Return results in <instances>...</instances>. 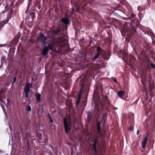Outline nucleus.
Instances as JSON below:
<instances>
[{"label": "nucleus", "instance_id": "1", "mask_svg": "<svg viewBox=\"0 0 155 155\" xmlns=\"http://www.w3.org/2000/svg\"><path fill=\"white\" fill-rule=\"evenodd\" d=\"M141 82L143 85V91L145 93L147 101L150 106L152 105V101H154L155 97L154 96L155 92V87L152 80L151 77L148 75L144 76L141 79Z\"/></svg>", "mask_w": 155, "mask_h": 155}, {"label": "nucleus", "instance_id": "2", "mask_svg": "<svg viewBox=\"0 0 155 155\" xmlns=\"http://www.w3.org/2000/svg\"><path fill=\"white\" fill-rule=\"evenodd\" d=\"M70 23V21L66 18H62L61 22L59 23L58 26L51 31L47 32L48 37L52 39H65L66 35L63 31L66 30L68 28L67 25Z\"/></svg>", "mask_w": 155, "mask_h": 155}, {"label": "nucleus", "instance_id": "3", "mask_svg": "<svg viewBox=\"0 0 155 155\" xmlns=\"http://www.w3.org/2000/svg\"><path fill=\"white\" fill-rule=\"evenodd\" d=\"M48 47L45 45L41 53L44 56H46L47 54L49 49L53 51H54L56 50L54 48L55 44L53 41H51L50 42L48 43Z\"/></svg>", "mask_w": 155, "mask_h": 155}, {"label": "nucleus", "instance_id": "4", "mask_svg": "<svg viewBox=\"0 0 155 155\" xmlns=\"http://www.w3.org/2000/svg\"><path fill=\"white\" fill-rule=\"evenodd\" d=\"M63 124L64 127L65 132L66 134L69 133L72 127V123L71 120L64 118L63 120Z\"/></svg>", "mask_w": 155, "mask_h": 155}, {"label": "nucleus", "instance_id": "5", "mask_svg": "<svg viewBox=\"0 0 155 155\" xmlns=\"http://www.w3.org/2000/svg\"><path fill=\"white\" fill-rule=\"evenodd\" d=\"M95 0H80V3H81L82 6H87L88 3L92 5L96 3Z\"/></svg>", "mask_w": 155, "mask_h": 155}, {"label": "nucleus", "instance_id": "6", "mask_svg": "<svg viewBox=\"0 0 155 155\" xmlns=\"http://www.w3.org/2000/svg\"><path fill=\"white\" fill-rule=\"evenodd\" d=\"M93 144L92 146L95 152V155H96L97 153V146L99 144V142L98 140V138L97 137H95L93 140Z\"/></svg>", "mask_w": 155, "mask_h": 155}, {"label": "nucleus", "instance_id": "7", "mask_svg": "<svg viewBox=\"0 0 155 155\" xmlns=\"http://www.w3.org/2000/svg\"><path fill=\"white\" fill-rule=\"evenodd\" d=\"M132 27V25L130 23L125 24L124 26V29L125 30V34H126L127 32L130 31V29Z\"/></svg>", "mask_w": 155, "mask_h": 155}, {"label": "nucleus", "instance_id": "8", "mask_svg": "<svg viewBox=\"0 0 155 155\" xmlns=\"http://www.w3.org/2000/svg\"><path fill=\"white\" fill-rule=\"evenodd\" d=\"M32 87V85L30 83H28L26 84L24 89L25 92L29 93V91H31L30 89Z\"/></svg>", "mask_w": 155, "mask_h": 155}, {"label": "nucleus", "instance_id": "9", "mask_svg": "<svg viewBox=\"0 0 155 155\" xmlns=\"http://www.w3.org/2000/svg\"><path fill=\"white\" fill-rule=\"evenodd\" d=\"M24 30H20L19 31L16 35L15 36V37L13 39H23V36L22 35V33L23 31Z\"/></svg>", "mask_w": 155, "mask_h": 155}, {"label": "nucleus", "instance_id": "10", "mask_svg": "<svg viewBox=\"0 0 155 155\" xmlns=\"http://www.w3.org/2000/svg\"><path fill=\"white\" fill-rule=\"evenodd\" d=\"M145 34H146L148 35H150L152 39H153V37H154V34L150 30H149L148 31L143 30H142Z\"/></svg>", "mask_w": 155, "mask_h": 155}, {"label": "nucleus", "instance_id": "11", "mask_svg": "<svg viewBox=\"0 0 155 155\" xmlns=\"http://www.w3.org/2000/svg\"><path fill=\"white\" fill-rule=\"evenodd\" d=\"M5 91H0V101L3 102L4 103H5L4 101L2 100V99H4L5 100L6 99L7 101V102L8 103V99H6L4 98V94L5 93Z\"/></svg>", "mask_w": 155, "mask_h": 155}, {"label": "nucleus", "instance_id": "12", "mask_svg": "<svg viewBox=\"0 0 155 155\" xmlns=\"http://www.w3.org/2000/svg\"><path fill=\"white\" fill-rule=\"evenodd\" d=\"M45 35V33L43 34L41 32H40L38 33V38L37 39H47Z\"/></svg>", "mask_w": 155, "mask_h": 155}, {"label": "nucleus", "instance_id": "13", "mask_svg": "<svg viewBox=\"0 0 155 155\" xmlns=\"http://www.w3.org/2000/svg\"><path fill=\"white\" fill-rule=\"evenodd\" d=\"M147 137H145L142 141V148H144L147 141Z\"/></svg>", "mask_w": 155, "mask_h": 155}, {"label": "nucleus", "instance_id": "14", "mask_svg": "<svg viewBox=\"0 0 155 155\" xmlns=\"http://www.w3.org/2000/svg\"><path fill=\"white\" fill-rule=\"evenodd\" d=\"M35 95L37 101L38 102L40 101L41 97V94L37 92Z\"/></svg>", "mask_w": 155, "mask_h": 155}, {"label": "nucleus", "instance_id": "15", "mask_svg": "<svg viewBox=\"0 0 155 155\" xmlns=\"http://www.w3.org/2000/svg\"><path fill=\"white\" fill-rule=\"evenodd\" d=\"M83 86H82L81 88L79 91V93L78 95V99L79 100H80L81 96H82V94L83 92Z\"/></svg>", "mask_w": 155, "mask_h": 155}, {"label": "nucleus", "instance_id": "16", "mask_svg": "<svg viewBox=\"0 0 155 155\" xmlns=\"http://www.w3.org/2000/svg\"><path fill=\"white\" fill-rule=\"evenodd\" d=\"M117 94L119 97L122 98V97L124 95V92L122 91H120L117 92Z\"/></svg>", "mask_w": 155, "mask_h": 155}, {"label": "nucleus", "instance_id": "17", "mask_svg": "<svg viewBox=\"0 0 155 155\" xmlns=\"http://www.w3.org/2000/svg\"><path fill=\"white\" fill-rule=\"evenodd\" d=\"M110 55V53L109 52H107L105 53V55L104 56V58L106 60H108Z\"/></svg>", "mask_w": 155, "mask_h": 155}, {"label": "nucleus", "instance_id": "18", "mask_svg": "<svg viewBox=\"0 0 155 155\" xmlns=\"http://www.w3.org/2000/svg\"><path fill=\"white\" fill-rule=\"evenodd\" d=\"M101 54V53L97 52V54L94 55V58H93V60H95L97 59L99 56Z\"/></svg>", "mask_w": 155, "mask_h": 155}, {"label": "nucleus", "instance_id": "19", "mask_svg": "<svg viewBox=\"0 0 155 155\" xmlns=\"http://www.w3.org/2000/svg\"><path fill=\"white\" fill-rule=\"evenodd\" d=\"M48 118L50 120V122L51 123H53V121L49 113H48Z\"/></svg>", "mask_w": 155, "mask_h": 155}, {"label": "nucleus", "instance_id": "20", "mask_svg": "<svg viewBox=\"0 0 155 155\" xmlns=\"http://www.w3.org/2000/svg\"><path fill=\"white\" fill-rule=\"evenodd\" d=\"M29 17L31 18L32 19H34L35 17L34 13H30Z\"/></svg>", "mask_w": 155, "mask_h": 155}, {"label": "nucleus", "instance_id": "21", "mask_svg": "<svg viewBox=\"0 0 155 155\" xmlns=\"http://www.w3.org/2000/svg\"><path fill=\"white\" fill-rule=\"evenodd\" d=\"M97 52H99L101 53V48L99 46L97 47Z\"/></svg>", "mask_w": 155, "mask_h": 155}, {"label": "nucleus", "instance_id": "22", "mask_svg": "<svg viewBox=\"0 0 155 155\" xmlns=\"http://www.w3.org/2000/svg\"><path fill=\"white\" fill-rule=\"evenodd\" d=\"M16 78L14 77L13 78V81L12 82V85H14L15 84V83L16 82Z\"/></svg>", "mask_w": 155, "mask_h": 155}, {"label": "nucleus", "instance_id": "23", "mask_svg": "<svg viewBox=\"0 0 155 155\" xmlns=\"http://www.w3.org/2000/svg\"><path fill=\"white\" fill-rule=\"evenodd\" d=\"M27 109L28 111H31V107L30 105L28 106L27 107Z\"/></svg>", "mask_w": 155, "mask_h": 155}, {"label": "nucleus", "instance_id": "24", "mask_svg": "<svg viewBox=\"0 0 155 155\" xmlns=\"http://www.w3.org/2000/svg\"><path fill=\"white\" fill-rule=\"evenodd\" d=\"M29 8H30L29 6L28 7V8L25 12V13L26 14H27V13L28 14L29 13Z\"/></svg>", "mask_w": 155, "mask_h": 155}, {"label": "nucleus", "instance_id": "25", "mask_svg": "<svg viewBox=\"0 0 155 155\" xmlns=\"http://www.w3.org/2000/svg\"><path fill=\"white\" fill-rule=\"evenodd\" d=\"M97 130H100V125L99 123L97 124Z\"/></svg>", "mask_w": 155, "mask_h": 155}, {"label": "nucleus", "instance_id": "26", "mask_svg": "<svg viewBox=\"0 0 155 155\" xmlns=\"http://www.w3.org/2000/svg\"><path fill=\"white\" fill-rule=\"evenodd\" d=\"M138 10H139V11L140 12V11H144V10L143 8H141L140 7H138Z\"/></svg>", "mask_w": 155, "mask_h": 155}, {"label": "nucleus", "instance_id": "27", "mask_svg": "<svg viewBox=\"0 0 155 155\" xmlns=\"http://www.w3.org/2000/svg\"><path fill=\"white\" fill-rule=\"evenodd\" d=\"M97 135L99 136V137H100L101 135V133L100 131V130H97Z\"/></svg>", "mask_w": 155, "mask_h": 155}, {"label": "nucleus", "instance_id": "28", "mask_svg": "<svg viewBox=\"0 0 155 155\" xmlns=\"http://www.w3.org/2000/svg\"><path fill=\"white\" fill-rule=\"evenodd\" d=\"M151 65V67L153 69L155 68V65L152 63H151L150 64Z\"/></svg>", "mask_w": 155, "mask_h": 155}, {"label": "nucleus", "instance_id": "29", "mask_svg": "<svg viewBox=\"0 0 155 155\" xmlns=\"http://www.w3.org/2000/svg\"><path fill=\"white\" fill-rule=\"evenodd\" d=\"M130 15L131 16L130 17H131V18L134 17L136 15H135L134 13L130 14Z\"/></svg>", "mask_w": 155, "mask_h": 155}, {"label": "nucleus", "instance_id": "30", "mask_svg": "<svg viewBox=\"0 0 155 155\" xmlns=\"http://www.w3.org/2000/svg\"><path fill=\"white\" fill-rule=\"evenodd\" d=\"M134 127L132 126H130L129 127V130H130L132 131H133L134 130Z\"/></svg>", "mask_w": 155, "mask_h": 155}, {"label": "nucleus", "instance_id": "31", "mask_svg": "<svg viewBox=\"0 0 155 155\" xmlns=\"http://www.w3.org/2000/svg\"><path fill=\"white\" fill-rule=\"evenodd\" d=\"M111 79L115 82H116L117 81V80L116 78L114 77H112L111 78Z\"/></svg>", "mask_w": 155, "mask_h": 155}, {"label": "nucleus", "instance_id": "32", "mask_svg": "<svg viewBox=\"0 0 155 155\" xmlns=\"http://www.w3.org/2000/svg\"><path fill=\"white\" fill-rule=\"evenodd\" d=\"M7 70H8V72L7 73V74H10V73H11V71H10L9 70V68H6V70H5L6 71Z\"/></svg>", "mask_w": 155, "mask_h": 155}, {"label": "nucleus", "instance_id": "33", "mask_svg": "<svg viewBox=\"0 0 155 155\" xmlns=\"http://www.w3.org/2000/svg\"><path fill=\"white\" fill-rule=\"evenodd\" d=\"M32 1V0H28V7H29V6L31 4Z\"/></svg>", "mask_w": 155, "mask_h": 155}, {"label": "nucleus", "instance_id": "34", "mask_svg": "<svg viewBox=\"0 0 155 155\" xmlns=\"http://www.w3.org/2000/svg\"><path fill=\"white\" fill-rule=\"evenodd\" d=\"M152 44L155 46V39H152Z\"/></svg>", "mask_w": 155, "mask_h": 155}, {"label": "nucleus", "instance_id": "35", "mask_svg": "<svg viewBox=\"0 0 155 155\" xmlns=\"http://www.w3.org/2000/svg\"><path fill=\"white\" fill-rule=\"evenodd\" d=\"M18 74V72L17 71H16L15 72V74L14 75V77L16 78L17 75Z\"/></svg>", "mask_w": 155, "mask_h": 155}, {"label": "nucleus", "instance_id": "36", "mask_svg": "<svg viewBox=\"0 0 155 155\" xmlns=\"http://www.w3.org/2000/svg\"><path fill=\"white\" fill-rule=\"evenodd\" d=\"M25 96L26 98H28V94L29 93L25 92Z\"/></svg>", "mask_w": 155, "mask_h": 155}, {"label": "nucleus", "instance_id": "37", "mask_svg": "<svg viewBox=\"0 0 155 155\" xmlns=\"http://www.w3.org/2000/svg\"><path fill=\"white\" fill-rule=\"evenodd\" d=\"M121 19L124 20H125V21H127V18H125V17H122V18H121Z\"/></svg>", "mask_w": 155, "mask_h": 155}, {"label": "nucleus", "instance_id": "38", "mask_svg": "<svg viewBox=\"0 0 155 155\" xmlns=\"http://www.w3.org/2000/svg\"><path fill=\"white\" fill-rule=\"evenodd\" d=\"M43 40V41H42V43H43V45H44L45 44V41H46V39H42Z\"/></svg>", "mask_w": 155, "mask_h": 155}, {"label": "nucleus", "instance_id": "39", "mask_svg": "<svg viewBox=\"0 0 155 155\" xmlns=\"http://www.w3.org/2000/svg\"><path fill=\"white\" fill-rule=\"evenodd\" d=\"M54 153L55 155H58V152L57 150H55L54 151Z\"/></svg>", "mask_w": 155, "mask_h": 155}, {"label": "nucleus", "instance_id": "40", "mask_svg": "<svg viewBox=\"0 0 155 155\" xmlns=\"http://www.w3.org/2000/svg\"><path fill=\"white\" fill-rule=\"evenodd\" d=\"M108 98L107 96H105L104 97V100H105V101H107L108 100Z\"/></svg>", "mask_w": 155, "mask_h": 155}, {"label": "nucleus", "instance_id": "41", "mask_svg": "<svg viewBox=\"0 0 155 155\" xmlns=\"http://www.w3.org/2000/svg\"><path fill=\"white\" fill-rule=\"evenodd\" d=\"M41 144L42 145H44V146L47 145V146H48L47 144H46V143L45 142H43L42 143V144Z\"/></svg>", "mask_w": 155, "mask_h": 155}, {"label": "nucleus", "instance_id": "42", "mask_svg": "<svg viewBox=\"0 0 155 155\" xmlns=\"http://www.w3.org/2000/svg\"><path fill=\"white\" fill-rule=\"evenodd\" d=\"M87 118L89 119V115H90V114L88 112H87Z\"/></svg>", "mask_w": 155, "mask_h": 155}, {"label": "nucleus", "instance_id": "43", "mask_svg": "<svg viewBox=\"0 0 155 155\" xmlns=\"http://www.w3.org/2000/svg\"><path fill=\"white\" fill-rule=\"evenodd\" d=\"M5 152L4 150L0 149V153H4Z\"/></svg>", "mask_w": 155, "mask_h": 155}, {"label": "nucleus", "instance_id": "44", "mask_svg": "<svg viewBox=\"0 0 155 155\" xmlns=\"http://www.w3.org/2000/svg\"><path fill=\"white\" fill-rule=\"evenodd\" d=\"M32 39H25V41H31V43H32V42H31V40H32Z\"/></svg>", "mask_w": 155, "mask_h": 155}, {"label": "nucleus", "instance_id": "45", "mask_svg": "<svg viewBox=\"0 0 155 155\" xmlns=\"http://www.w3.org/2000/svg\"><path fill=\"white\" fill-rule=\"evenodd\" d=\"M113 109H114V110L117 109V108L116 107H113Z\"/></svg>", "mask_w": 155, "mask_h": 155}, {"label": "nucleus", "instance_id": "46", "mask_svg": "<svg viewBox=\"0 0 155 155\" xmlns=\"http://www.w3.org/2000/svg\"><path fill=\"white\" fill-rule=\"evenodd\" d=\"M2 27V25L0 23V29H1Z\"/></svg>", "mask_w": 155, "mask_h": 155}, {"label": "nucleus", "instance_id": "47", "mask_svg": "<svg viewBox=\"0 0 155 155\" xmlns=\"http://www.w3.org/2000/svg\"><path fill=\"white\" fill-rule=\"evenodd\" d=\"M5 46V44H1L0 45V47Z\"/></svg>", "mask_w": 155, "mask_h": 155}, {"label": "nucleus", "instance_id": "48", "mask_svg": "<svg viewBox=\"0 0 155 155\" xmlns=\"http://www.w3.org/2000/svg\"><path fill=\"white\" fill-rule=\"evenodd\" d=\"M80 101V100H79L78 99V101H77V104H79Z\"/></svg>", "mask_w": 155, "mask_h": 155}, {"label": "nucleus", "instance_id": "49", "mask_svg": "<svg viewBox=\"0 0 155 155\" xmlns=\"http://www.w3.org/2000/svg\"><path fill=\"white\" fill-rule=\"evenodd\" d=\"M1 63H2V64H1V66H0V68H1L2 67V60H1Z\"/></svg>", "mask_w": 155, "mask_h": 155}, {"label": "nucleus", "instance_id": "50", "mask_svg": "<svg viewBox=\"0 0 155 155\" xmlns=\"http://www.w3.org/2000/svg\"><path fill=\"white\" fill-rule=\"evenodd\" d=\"M138 132H139V130H137V135H138Z\"/></svg>", "mask_w": 155, "mask_h": 155}, {"label": "nucleus", "instance_id": "51", "mask_svg": "<svg viewBox=\"0 0 155 155\" xmlns=\"http://www.w3.org/2000/svg\"><path fill=\"white\" fill-rule=\"evenodd\" d=\"M60 40H61V41H62V40H63L64 39H59ZM65 40H68V39H65Z\"/></svg>", "mask_w": 155, "mask_h": 155}, {"label": "nucleus", "instance_id": "52", "mask_svg": "<svg viewBox=\"0 0 155 155\" xmlns=\"http://www.w3.org/2000/svg\"><path fill=\"white\" fill-rule=\"evenodd\" d=\"M121 33L122 35V36H123V33H122V31H121Z\"/></svg>", "mask_w": 155, "mask_h": 155}, {"label": "nucleus", "instance_id": "53", "mask_svg": "<svg viewBox=\"0 0 155 155\" xmlns=\"http://www.w3.org/2000/svg\"><path fill=\"white\" fill-rule=\"evenodd\" d=\"M10 144V140H9V145Z\"/></svg>", "mask_w": 155, "mask_h": 155}, {"label": "nucleus", "instance_id": "54", "mask_svg": "<svg viewBox=\"0 0 155 155\" xmlns=\"http://www.w3.org/2000/svg\"><path fill=\"white\" fill-rule=\"evenodd\" d=\"M153 58L154 61V60L155 61V59H154Z\"/></svg>", "mask_w": 155, "mask_h": 155}, {"label": "nucleus", "instance_id": "55", "mask_svg": "<svg viewBox=\"0 0 155 155\" xmlns=\"http://www.w3.org/2000/svg\"><path fill=\"white\" fill-rule=\"evenodd\" d=\"M37 3H36L35 6H36V5H37Z\"/></svg>", "mask_w": 155, "mask_h": 155}, {"label": "nucleus", "instance_id": "56", "mask_svg": "<svg viewBox=\"0 0 155 155\" xmlns=\"http://www.w3.org/2000/svg\"><path fill=\"white\" fill-rule=\"evenodd\" d=\"M5 155H8V154H6Z\"/></svg>", "mask_w": 155, "mask_h": 155}, {"label": "nucleus", "instance_id": "57", "mask_svg": "<svg viewBox=\"0 0 155 155\" xmlns=\"http://www.w3.org/2000/svg\"><path fill=\"white\" fill-rule=\"evenodd\" d=\"M153 2H155L154 0H153Z\"/></svg>", "mask_w": 155, "mask_h": 155}, {"label": "nucleus", "instance_id": "58", "mask_svg": "<svg viewBox=\"0 0 155 155\" xmlns=\"http://www.w3.org/2000/svg\"><path fill=\"white\" fill-rule=\"evenodd\" d=\"M76 9L78 11V9L77 8H76Z\"/></svg>", "mask_w": 155, "mask_h": 155}, {"label": "nucleus", "instance_id": "59", "mask_svg": "<svg viewBox=\"0 0 155 155\" xmlns=\"http://www.w3.org/2000/svg\"><path fill=\"white\" fill-rule=\"evenodd\" d=\"M120 51V52H121V51Z\"/></svg>", "mask_w": 155, "mask_h": 155}]
</instances>
